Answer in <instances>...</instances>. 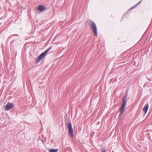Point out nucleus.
Instances as JSON below:
<instances>
[{"mask_svg": "<svg viewBox=\"0 0 152 152\" xmlns=\"http://www.w3.org/2000/svg\"><path fill=\"white\" fill-rule=\"evenodd\" d=\"M14 106L13 104L12 103H8L5 106V110H9L11 109Z\"/></svg>", "mask_w": 152, "mask_h": 152, "instance_id": "obj_5", "label": "nucleus"}, {"mask_svg": "<svg viewBox=\"0 0 152 152\" xmlns=\"http://www.w3.org/2000/svg\"><path fill=\"white\" fill-rule=\"evenodd\" d=\"M102 152H106L105 151H102Z\"/></svg>", "mask_w": 152, "mask_h": 152, "instance_id": "obj_10", "label": "nucleus"}, {"mask_svg": "<svg viewBox=\"0 0 152 152\" xmlns=\"http://www.w3.org/2000/svg\"><path fill=\"white\" fill-rule=\"evenodd\" d=\"M148 104H146L143 109V110L145 112V114L148 109Z\"/></svg>", "mask_w": 152, "mask_h": 152, "instance_id": "obj_7", "label": "nucleus"}, {"mask_svg": "<svg viewBox=\"0 0 152 152\" xmlns=\"http://www.w3.org/2000/svg\"><path fill=\"white\" fill-rule=\"evenodd\" d=\"M141 1H140L138 3H137L136 4V5H134V6H133V7H132L131 8V9H133V8H134L136 5H138V4H139L140 3H141Z\"/></svg>", "mask_w": 152, "mask_h": 152, "instance_id": "obj_9", "label": "nucleus"}, {"mask_svg": "<svg viewBox=\"0 0 152 152\" xmlns=\"http://www.w3.org/2000/svg\"><path fill=\"white\" fill-rule=\"evenodd\" d=\"M1 23H0V25L1 24Z\"/></svg>", "mask_w": 152, "mask_h": 152, "instance_id": "obj_11", "label": "nucleus"}, {"mask_svg": "<svg viewBox=\"0 0 152 152\" xmlns=\"http://www.w3.org/2000/svg\"><path fill=\"white\" fill-rule=\"evenodd\" d=\"M67 127L69 129V135L72 137L73 136V130L71 123H69L68 124Z\"/></svg>", "mask_w": 152, "mask_h": 152, "instance_id": "obj_3", "label": "nucleus"}, {"mask_svg": "<svg viewBox=\"0 0 152 152\" xmlns=\"http://www.w3.org/2000/svg\"><path fill=\"white\" fill-rule=\"evenodd\" d=\"M91 27L94 33V35L96 37L97 36V28L95 23L93 22H91Z\"/></svg>", "mask_w": 152, "mask_h": 152, "instance_id": "obj_4", "label": "nucleus"}, {"mask_svg": "<svg viewBox=\"0 0 152 152\" xmlns=\"http://www.w3.org/2000/svg\"><path fill=\"white\" fill-rule=\"evenodd\" d=\"M45 8L42 5H40L38 7V10L40 12H42L45 10Z\"/></svg>", "mask_w": 152, "mask_h": 152, "instance_id": "obj_6", "label": "nucleus"}, {"mask_svg": "<svg viewBox=\"0 0 152 152\" xmlns=\"http://www.w3.org/2000/svg\"><path fill=\"white\" fill-rule=\"evenodd\" d=\"M127 96H124L122 99V102L120 108L121 113H123L125 112V107L126 104L127 100L126 99Z\"/></svg>", "mask_w": 152, "mask_h": 152, "instance_id": "obj_1", "label": "nucleus"}, {"mask_svg": "<svg viewBox=\"0 0 152 152\" xmlns=\"http://www.w3.org/2000/svg\"><path fill=\"white\" fill-rule=\"evenodd\" d=\"M58 149H52L50 150L49 152H58Z\"/></svg>", "mask_w": 152, "mask_h": 152, "instance_id": "obj_8", "label": "nucleus"}, {"mask_svg": "<svg viewBox=\"0 0 152 152\" xmlns=\"http://www.w3.org/2000/svg\"><path fill=\"white\" fill-rule=\"evenodd\" d=\"M52 48V46H50L48 49H47L44 52L42 53L40 55H39L37 59V63L39 62L42 59L43 57L46 55V53L51 50Z\"/></svg>", "mask_w": 152, "mask_h": 152, "instance_id": "obj_2", "label": "nucleus"}]
</instances>
